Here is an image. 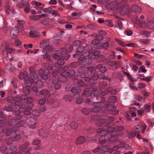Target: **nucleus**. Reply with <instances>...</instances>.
Wrapping results in <instances>:
<instances>
[{
    "mask_svg": "<svg viewBox=\"0 0 154 154\" xmlns=\"http://www.w3.org/2000/svg\"><path fill=\"white\" fill-rule=\"evenodd\" d=\"M27 105L28 106L27 108L20 107L19 109V110H17L16 112H17L18 114L20 113V112H23L25 115H29L30 113V112L31 110V107H32L33 104V99L30 97H29L27 99Z\"/></svg>",
    "mask_w": 154,
    "mask_h": 154,
    "instance_id": "nucleus-1",
    "label": "nucleus"
},
{
    "mask_svg": "<svg viewBox=\"0 0 154 154\" xmlns=\"http://www.w3.org/2000/svg\"><path fill=\"white\" fill-rule=\"evenodd\" d=\"M83 57L79 58V60L81 62V64L84 65L88 66L92 62V59L95 58V57L91 56L88 52H85L83 54Z\"/></svg>",
    "mask_w": 154,
    "mask_h": 154,
    "instance_id": "nucleus-2",
    "label": "nucleus"
},
{
    "mask_svg": "<svg viewBox=\"0 0 154 154\" xmlns=\"http://www.w3.org/2000/svg\"><path fill=\"white\" fill-rule=\"evenodd\" d=\"M15 127H12V129H8L5 128H4L3 132V133L6 134L7 136L10 135L11 137L15 141H17L20 140L21 137L19 135H17L15 133L16 131H17L18 129H15Z\"/></svg>",
    "mask_w": 154,
    "mask_h": 154,
    "instance_id": "nucleus-3",
    "label": "nucleus"
},
{
    "mask_svg": "<svg viewBox=\"0 0 154 154\" xmlns=\"http://www.w3.org/2000/svg\"><path fill=\"white\" fill-rule=\"evenodd\" d=\"M126 0L120 2L117 5V8L119 11V14L122 15L126 14L128 11V5L126 4Z\"/></svg>",
    "mask_w": 154,
    "mask_h": 154,
    "instance_id": "nucleus-4",
    "label": "nucleus"
},
{
    "mask_svg": "<svg viewBox=\"0 0 154 154\" xmlns=\"http://www.w3.org/2000/svg\"><path fill=\"white\" fill-rule=\"evenodd\" d=\"M144 19V17L143 15L140 16L139 18L137 16H135L131 18V21L134 24L138 25L142 28H145L146 27V25Z\"/></svg>",
    "mask_w": 154,
    "mask_h": 154,
    "instance_id": "nucleus-5",
    "label": "nucleus"
},
{
    "mask_svg": "<svg viewBox=\"0 0 154 154\" xmlns=\"http://www.w3.org/2000/svg\"><path fill=\"white\" fill-rule=\"evenodd\" d=\"M110 128V127L107 128L106 131H108V132L106 134V137H107V139L109 141H113L117 138V135L116 134L114 133L112 130L109 129Z\"/></svg>",
    "mask_w": 154,
    "mask_h": 154,
    "instance_id": "nucleus-6",
    "label": "nucleus"
},
{
    "mask_svg": "<svg viewBox=\"0 0 154 154\" xmlns=\"http://www.w3.org/2000/svg\"><path fill=\"white\" fill-rule=\"evenodd\" d=\"M26 123L30 128H35L36 127L37 121L35 118L29 117L26 119Z\"/></svg>",
    "mask_w": 154,
    "mask_h": 154,
    "instance_id": "nucleus-7",
    "label": "nucleus"
},
{
    "mask_svg": "<svg viewBox=\"0 0 154 154\" xmlns=\"http://www.w3.org/2000/svg\"><path fill=\"white\" fill-rule=\"evenodd\" d=\"M29 145V143L26 142L23 144L21 145L19 147V151L18 152V154H21L24 152L30 151L31 149V147H27Z\"/></svg>",
    "mask_w": 154,
    "mask_h": 154,
    "instance_id": "nucleus-8",
    "label": "nucleus"
},
{
    "mask_svg": "<svg viewBox=\"0 0 154 154\" xmlns=\"http://www.w3.org/2000/svg\"><path fill=\"white\" fill-rule=\"evenodd\" d=\"M2 46L3 50L6 49L7 53H11L14 50V49L12 48V47L13 46V44L12 43L7 44L6 42H4L2 44Z\"/></svg>",
    "mask_w": 154,
    "mask_h": 154,
    "instance_id": "nucleus-9",
    "label": "nucleus"
},
{
    "mask_svg": "<svg viewBox=\"0 0 154 154\" xmlns=\"http://www.w3.org/2000/svg\"><path fill=\"white\" fill-rule=\"evenodd\" d=\"M93 106L94 107L91 109V111L93 112H97L100 110H103V106L100 107L102 105V102H94L93 103Z\"/></svg>",
    "mask_w": 154,
    "mask_h": 154,
    "instance_id": "nucleus-10",
    "label": "nucleus"
},
{
    "mask_svg": "<svg viewBox=\"0 0 154 154\" xmlns=\"http://www.w3.org/2000/svg\"><path fill=\"white\" fill-rule=\"evenodd\" d=\"M17 111L15 112V116L14 117L15 119L11 120L9 122V124L10 125H16L17 123V119H20L22 117V115L23 113L20 112V113L18 114L17 112L16 113Z\"/></svg>",
    "mask_w": 154,
    "mask_h": 154,
    "instance_id": "nucleus-11",
    "label": "nucleus"
},
{
    "mask_svg": "<svg viewBox=\"0 0 154 154\" xmlns=\"http://www.w3.org/2000/svg\"><path fill=\"white\" fill-rule=\"evenodd\" d=\"M49 73L48 70L40 69L38 71V75L43 79H47L48 78V75Z\"/></svg>",
    "mask_w": 154,
    "mask_h": 154,
    "instance_id": "nucleus-12",
    "label": "nucleus"
},
{
    "mask_svg": "<svg viewBox=\"0 0 154 154\" xmlns=\"http://www.w3.org/2000/svg\"><path fill=\"white\" fill-rule=\"evenodd\" d=\"M10 35L11 37L15 38L17 37L19 33V29L17 26L12 27L10 29Z\"/></svg>",
    "mask_w": 154,
    "mask_h": 154,
    "instance_id": "nucleus-13",
    "label": "nucleus"
},
{
    "mask_svg": "<svg viewBox=\"0 0 154 154\" xmlns=\"http://www.w3.org/2000/svg\"><path fill=\"white\" fill-rule=\"evenodd\" d=\"M119 149V146H114V147L112 148H110L109 149L108 151H104L102 152V153L104 152V154H106V153H109V154L113 152V154H119L120 153V151L118 150Z\"/></svg>",
    "mask_w": 154,
    "mask_h": 154,
    "instance_id": "nucleus-14",
    "label": "nucleus"
},
{
    "mask_svg": "<svg viewBox=\"0 0 154 154\" xmlns=\"http://www.w3.org/2000/svg\"><path fill=\"white\" fill-rule=\"evenodd\" d=\"M103 105V110H106L107 111H110L112 110V109L114 108V107L113 106L109 104V103L107 101H105L102 103V105Z\"/></svg>",
    "mask_w": 154,
    "mask_h": 154,
    "instance_id": "nucleus-15",
    "label": "nucleus"
},
{
    "mask_svg": "<svg viewBox=\"0 0 154 154\" xmlns=\"http://www.w3.org/2000/svg\"><path fill=\"white\" fill-rule=\"evenodd\" d=\"M83 70H84L85 73L87 74V75H91V74L94 72V68L93 67H85L82 68Z\"/></svg>",
    "mask_w": 154,
    "mask_h": 154,
    "instance_id": "nucleus-16",
    "label": "nucleus"
},
{
    "mask_svg": "<svg viewBox=\"0 0 154 154\" xmlns=\"http://www.w3.org/2000/svg\"><path fill=\"white\" fill-rule=\"evenodd\" d=\"M110 92L112 94H115L117 93V91L116 90H111V88H109L105 91L102 92L100 93L98 92V94H97L98 95L100 94L102 96H104L107 94L109 93Z\"/></svg>",
    "mask_w": 154,
    "mask_h": 154,
    "instance_id": "nucleus-17",
    "label": "nucleus"
},
{
    "mask_svg": "<svg viewBox=\"0 0 154 154\" xmlns=\"http://www.w3.org/2000/svg\"><path fill=\"white\" fill-rule=\"evenodd\" d=\"M117 2L116 1L112 2L106 5V8L109 10H113L117 6Z\"/></svg>",
    "mask_w": 154,
    "mask_h": 154,
    "instance_id": "nucleus-18",
    "label": "nucleus"
},
{
    "mask_svg": "<svg viewBox=\"0 0 154 154\" xmlns=\"http://www.w3.org/2000/svg\"><path fill=\"white\" fill-rule=\"evenodd\" d=\"M131 11L135 14L140 13L142 11L141 8L137 5H134L132 6L131 8Z\"/></svg>",
    "mask_w": 154,
    "mask_h": 154,
    "instance_id": "nucleus-19",
    "label": "nucleus"
},
{
    "mask_svg": "<svg viewBox=\"0 0 154 154\" xmlns=\"http://www.w3.org/2000/svg\"><path fill=\"white\" fill-rule=\"evenodd\" d=\"M110 128L109 129L112 130L114 133L116 134H118V132L122 131L125 129L123 126H118L116 128H114V127H110Z\"/></svg>",
    "mask_w": 154,
    "mask_h": 154,
    "instance_id": "nucleus-20",
    "label": "nucleus"
},
{
    "mask_svg": "<svg viewBox=\"0 0 154 154\" xmlns=\"http://www.w3.org/2000/svg\"><path fill=\"white\" fill-rule=\"evenodd\" d=\"M115 17L116 18V26L117 27L119 28L120 29H121L123 27L122 23V21L123 20L122 19H120L119 17L115 15Z\"/></svg>",
    "mask_w": 154,
    "mask_h": 154,
    "instance_id": "nucleus-21",
    "label": "nucleus"
},
{
    "mask_svg": "<svg viewBox=\"0 0 154 154\" xmlns=\"http://www.w3.org/2000/svg\"><path fill=\"white\" fill-rule=\"evenodd\" d=\"M110 127L109 126H108V125L106 124L105 125V126L104 127L103 129L101 128H99L97 129V133H100V134H105L107 133L108 131H106L107 128Z\"/></svg>",
    "mask_w": 154,
    "mask_h": 154,
    "instance_id": "nucleus-22",
    "label": "nucleus"
},
{
    "mask_svg": "<svg viewBox=\"0 0 154 154\" xmlns=\"http://www.w3.org/2000/svg\"><path fill=\"white\" fill-rule=\"evenodd\" d=\"M91 43L94 45L96 48L98 49L101 48L102 43L100 42V40L98 39H93Z\"/></svg>",
    "mask_w": 154,
    "mask_h": 154,
    "instance_id": "nucleus-23",
    "label": "nucleus"
},
{
    "mask_svg": "<svg viewBox=\"0 0 154 154\" xmlns=\"http://www.w3.org/2000/svg\"><path fill=\"white\" fill-rule=\"evenodd\" d=\"M25 84L26 86L30 87L32 85V83H33V80L29 78L28 76L27 75H26L24 77Z\"/></svg>",
    "mask_w": 154,
    "mask_h": 154,
    "instance_id": "nucleus-24",
    "label": "nucleus"
},
{
    "mask_svg": "<svg viewBox=\"0 0 154 154\" xmlns=\"http://www.w3.org/2000/svg\"><path fill=\"white\" fill-rule=\"evenodd\" d=\"M9 5V2L8 1H6V12L7 13H9L10 11L12 14H14L15 13V11L12 8L10 7Z\"/></svg>",
    "mask_w": 154,
    "mask_h": 154,
    "instance_id": "nucleus-25",
    "label": "nucleus"
},
{
    "mask_svg": "<svg viewBox=\"0 0 154 154\" xmlns=\"http://www.w3.org/2000/svg\"><path fill=\"white\" fill-rule=\"evenodd\" d=\"M99 34H94L93 36L95 35V38H103L104 36L107 34V33L105 31H100L99 32Z\"/></svg>",
    "mask_w": 154,
    "mask_h": 154,
    "instance_id": "nucleus-26",
    "label": "nucleus"
},
{
    "mask_svg": "<svg viewBox=\"0 0 154 154\" xmlns=\"http://www.w3.org/2000/svg\"><path fill=\"white\" fill-rule=\"evenodd\" d=\"M57 63H55L54 65L56 67H58V65L62 66L64 64V61L63 57H61L58 59Z\"/></svg>",
    "mask_w": 154,
    "mask_h": 154,
    "instance_id": "nucleus-27",
    "label": "nucleus"
},
{
    "mask_svg": "<svg viewBox=\"0 0 154 154\" xmlns=\"http://www.w3.org/2000/svg\"><path fill=\"white\" fill-rule=\"evenodd\" d=\"M96 69L97 70H99L100 72L102 73L106 72L107 70L106 68L104 66H103L101 64H99L97 65L96 66Z\"/></svg>",
    "mask_w": 154,
    "mask_h": 154,
    "instance_id": "nucleus-28",
    "label": "nucleus"
},
{
    "mask_svg": "<svg viewBox=\"0 0 154 154\" xmlns=\"http://www.w3.org/2000/svg\"><path fill=\"white\" fill-rule=\"evenodd\" d=\"M55 54L53 55V57L56 60L60 57V56L63 55V53L61 50H57L55 51Z\"/></svg>",
    "mask_w": 154,
    "mask_h": 154,
    "instance_id": "nucleus-29",
    "label": "nucleus"
},
{
    "mask_svg": "<svg viewBox=\"0 0 154 154\" xmlns=\"http://www.w3.org/2000/svg\"><path fill=\"white\" fill-rule=\"evenodd\" d=\"M68 73L66 72H62L59 78V80L61 82H66L67 79L66 77L64 76V75H67Z\"/></svg>",
    "mask_w": 154,
    "mask_h": 154,
    "instance_id": "nucleus-30",
    "label": "nucleus"
},
{
    "mask_svg": "<svg viewBox=\"0 0 154 154\" xmlns=\"http://www.w3.org/2000/svg\"><path fill=\"white\" fill-rule=\"evenodd\" d=\"M140 35L143 38H148L150 37L151 34L148 31H143L140 32Z\"/></svg>",
    "mask_w": 154,
    "mask_h": 154,
    "instance_id": "nucleus-31",
    "label": "nucleus"
},
{
    "mask_svg": "<svg viewBox=\"0 0 154 154\" xmlns=\"http://www.w3.org/2000/svg\"><path fill=\"white\" fill-rule=\"evenodd\" d=\"M141 128V126L140 125H138L134 127V130L135 134H137V137L139 139L141 138V136L139 134V131Z\"/></svg>",
    "mask_w": 154,
    "mask_h": 154,
    "instance_id": "nucleus-32",
    "label": "nucleus"
},
{
    "mask_svg": "<svg viewBox=\"0 0 154 154\" xmlns=\"http://www.w3.org/2000/svg\"><path fill=\"white\" fill-rule=\"evenodd\" d=\"M92 94V91L88 89H85L82 94L83 96L88 97L91 95Z\"/></svg>",
    "mask_w": 154,
    "mask_h": 154,
    "instance_id": "nucleus-33",
    "label": "nucleus"
},
{
    "mask_svg": "<svg viewBox=\"0 0 154 154\" xmlns=\"http://www.w3.org/2000/svg\"><path fill=\"white\" fill-rule=\"evenodd\" d=\"M48 40L46 39V40L44 39L40 43V47L41 48L45 47V48L48 46Z\"/></svg>",
    "mask_w": 154,
    "mask_h": 154,
    "instance_id": "nucleus-34",
    "label": "nucleus"
},
{
    "mask_svg": "<svg viewBox=\"0 0 154 154\" xmlns=\"http://www.w3.org/2000/svg\"><path fill=\"white\" fill-rule=\"evenodd\" d=\"M17 149V148L16 146L13 145H11L10 147V149L11 151L10 154H16Z\"/></svg>",
    "mask_w": 154,
    "mask_h": 154,
    "instance_id": "nucleus-35",
    "label": "nucleus"
},
{
    "mask_svg": "<svg viewBox=\"0 0 154 154\" xmlns=\"http://www.w3.org/2000/svg\"><path fill=\"white\" fill-rule=\"evenodd\" d=\"M29 35L30 37L32 38H39V33L35 31H31L29 32Z\"/></svg>",
    "mask_w": 154,
    "mask_h": 154,
    "instance_id": "nucleus-36",
    "label": "nucleus"
},
{
    "mask_svg": "<svg viewBox=\"0 0 154 154\" xmlns=\"http://www.w3.org/2000/svg\"><path fill=\"white\" fill-rule=\"evenodd\" d=\"M85 139L84 137L80 136L77 139L76 143L77 145L82 144L85 142Z\"/></svg>",
    "mask_w": 154,
    "mask_h": 154,
    "instance_id": "nucleus-37",
    "label": "nucleus"
},
{
    "mask_svg": "<svg viewBox=\"0 0 154 154\" xmlns=\"http://www.w3.org/2000/svg\"><path fill=\"white\" fill-rule=\"evenodd\" d=\"M88 50L89 51L88 52L89 53V54L91 55V56L95 57V58H96V56H97L100 53V52L99 51H96L93 52L90 50Z\"/></svg>",
    "mask_w": 154,
    "mask_h": 154,
    "instance_id": "nucleus-38",
    "label": "nucleus"
},
{
    "mask_svg": "<svg viewBox=\"0 0 154 154\" xmlns=\"http://www.w3.org/2000/svg\"><path fill=\"white\" fill-rule=\"evenodd\" d=\"M106 122V120L104 119H101L98 120L96 123V125L97 127H100Z\"/></svg>",
    "mask_w": 154,
    "mask_h": 154,
    "instance_id": "nucleus-39",
    "label": "nucleus"
},
{
    "mask_svg": "<svg viewBox=\"0 0 154 154\" xmlns=\"http://www.w3.org/2000/svg\"><path fill=\"white\" fill-rule=\"evenodd\" d=\"M40 93L42 95L44 96L45 97L47 98L50 96L49 91L46 89L40 91Z\"/></svg>",
    "mask_w": 154,
    "mask_h": 154,
    "instance_id": "nucleus-40",
    "label": "nucleus"
},
{
    "mask_svg": "<svg viewBox=\"0 0 154 154\" xmlns=\"http://www.w3.org/2000/svg\"><path fill=\"white\" fill-rule=\"evenodd\" d=\"M28 3L29 2H28L23 1L19 2L17 6L20 8H23L25 7L26 5H28Z\"/></svg>",
    "mask_w": 154,
    "mask_h": 154,
    "instance_id": "nucleus-41",
    "label": "nucleus"
},
{
    "mask_svg": "<svg viewBox=\"0 0 154 154\" xmlns=\"http://www.w3.org/2000/svg\"><path fill=\"white\" fill-rule=\"evenodd\" d=\"M103 134H102L99 139V140L101 144L103 143L106 140V139H107V137H106V134L104 135Z\"/></svg>",
    "mask_w": 154,
    "mask_h": 154,
    "instance_id": "nucleus-42",
    "label": "nucleus"
},
{
    "mask_svg": "<svg viewBox=\"0 0 154 154\" xmlns=\"http://www.w3.org/2000/svg\"><path fill=\"white\" fill-rule=\"evenodd\" d=\"M54 6H52L51 7H48L43 9V12L47 13L49 14H51L53 11V8Z\"/></svg>",
    "mask_w": 154,
    "mask_h": 154,
    "instance_id": "nucleus-43",
    "label": "nucleus"
},
{
    "mask_svg": "<svg viewBox=\"0 0 154 154\" xmlns=\"http://www.w3.org/2000/svg\"><path fill=\"white\" fill-rule=\"evenodd\" d=\"M146 26L150 29H154V22L152 21H149L147 24Z\"/></svg>",
    "mask_w": 154,
    "mask_h": 154,
    "instance_id": "nucleus-44",
    "label": "nucleus"
},
{
    "mask_svg": "<svg viewBox=\"0 0 154 154\" xmlns=\"http://www.w3.org/2000/svg\"><path fill=\"white\" fill-rule=\"evenodd\" d=\"M71 91L72 93L75 94L80 93L82 92L81 90L76 87L72 88Z\"/></svg>",
    "mask_w": 154,
    "mask_h": 154,
    "instance_id": "nucleus-45",
    "label": "nucleus"
},
{
    "mask_svg": "<svg viewBox=\"0 0 154 154\" xmlns=\"http://www.w3.org/2000/svg\"><path fill=\"white\" fill-rule=\"evenodd\" d=\"M82 113L85 115H88L90 114L91 111L89 109L86 108H84L82 109Z\"/></svg>",
    "mask_w": 154,
    "mask_h": 154,
    "instance_id": "nucleus-46",
    "label": "nucleus"
},
{
    "mask_svg": "<svg viewBox=\"0 0 154 154\" xmlns=\"http://www.w3.org/2000/svg\"><path fill=\"white\" fill-rule=\"evenodd\" d=\"M17 97H8L6 99V100L10 103H14V101H16Z\"/></svg>",
    "mask_w": 154,
    "mask_h": 154,
    "instance_id": "nucleus-47",
    "label": "nucleus"
},
{
    "mask_svg": "<svg viewBox=\"0 0 154 154\" xmlns=\"http://www.w3.org/2000/svg\"><path fill=\"white\" fill-rule=\"evenodd\" d=\"M124 74L125 75H126L128 78L132 82H135L137 81V79L134 78H132L131 76L128 73L125 72H123Z\"/></svg>",
    "mask_w": 154,
    "mask_h": 154,
    "instance_id": "nucleus-48",
    "label": "nucleus"
},
{
    "mask_svg": "<svg viewBox=\"0 0 154 154\" xmlns=\"http://www.w3.org/2000/svg\"><path fill=\"white\" fill-rule=\"evenodd\" d=\"M30 79L33 80L37 79L38 78V76L35 72H32L30 75Z\"/></svg>",
    "mask_w": 154,
    "mask_h": 154,
    "instance_id": "nucleus-49",
    "label": "nucleus"
},
{
    "mask_svg": "<svg viewBox=\"0 0 154 154\" xmlns=\"http://www.w3.org/2000/svg\"><path fill=\"white\" fill-rule=\"evenodd\" d=\"M17 23L20 29H22L25 25V22L23 20H17Z\"/></svg>",
    "mask_w": 154,
    "mask_h": 154,
    "instance_id": "nucleus-50",
    "label": "nucleus"
},
{
    "mask_svg": "<svg viewBox=\"0 0 154 154\" xmlns=\"http://www.w3.org/2000/svg\"><path fill=\"white\" fill-rule=\"evenodd\" d=\"M80 64V63L79 62H74L69 64V66L71 68L77 67Z\"/></svg>",
    "mask_w": 154,
    "mask_h": 154,
    "instance_id": "nucleus-51",
    "label": "nucleus"
},
{
    "mask_svg": "<svg viewBox=\"0 0 154 154\" xmlns=\"http://www.w3.org/2000/svg\"><path fill=\"white\" fill-rule=\"evenodd\" d=\"M35 85L39 88H41L43 86V82L41 80H38L35 82Z\"/></svg>",
    "mask_w": 154,
    "mask_h": 154,
    "instance_id": "nucleus-52",
    "label": "nucleus"
},
{
    "mask_svg": "<svg viewBox=\"0 0 154 154\" xmlns=\"http://www.w3.org/2000/svg\"><path fill=\"white\" fill-rule=\"evenodd\" d=\"M63 99L66 101L70 102L72 100V98L71 95H67L64 96Z\"/></svg>",
    "mask_w": 154,
    "mask_h": 154,
    "instance_id": "nucleus-53",
    "label": "nucleus"
},
{
    "mask_svg": "<svg viewBox=\"0 0 154 154\" xmlns=\"http://www.w3.org/2000/svg\"><path fill=\"white\" fill-rule=\"evenodd\" d=\"M21 100H19L18 97H17L16 101H14L15 104L18 106H22L23 105V102L21 101Z\"/></svg>",
    "mask_w": 154,
    "mask_h": 154,
    "instance_id": "nucleus-54",
    "label": "nucleus"
},
{
    "mask_svg": "<svg viewBox=\"0 0 154 154\" xmlns=\"http://www.w3.org/2000/svg\"><path fill=\"white\" fill-rule=\"evenodd\" d=\"M45 50H46V52H48L54 51V48L51 45H48L45 48Z\"/></svg>",
    "mask_w": 154,
    "mask_h": 154,
    "instance_id": "nucleus-55",
    "label": "nucleus"
},
{
    "mask_svg": "<svg viewBox=\"0 0 154 154\" xmlns=\"http://www.w3.org/2000/svg\"><path fill=\"white\" fill-rule=\"evenodd\" d=\"M139 42L142 45H147L149 43V41L148 39H141Z\"/></svg>",
    "mask_w": 154,
    "mask_h": 154,
    "instance_id": "nucleus-56",
    "label": "nucleus"
},
{
    "mask_svg": "<svg viewBox=\"0 0 154 154\" xmlns=\"http://www.w3.org/2000/svg\"><path fill=\"white\" fill-rule=\"evenodd\" d=\"M109 101L111 103H114L117 101V99L115 96H112L109 99Z\"/></svg>",
    "mask_w": 154,
    "mask_h": 154,
    "instance_id": "nucleus-57",
    "label": "nucleus"
},
{
    "mask_svg": "<svg viewBox=\"0 0 154 154\" xmlns=\"http://www.w3.org/2000/svg\"><path fill=\"white\" fill-rule=\"evenodd\" d=\"M105 24L110 26H112L113 25L112 20H106L105 22Z\"/></svg>",
    "mask_w": 154,
    "mask_h": 154,
    "instance_id": "nucleus-58",
    "label": "nucleus"
},
{
    "mask_svg": "<svg viewBox=\"0 0 154 154\" xmlns=\"http://www.w3.org/2000/svg\"><path fill=\"white\" fill-rule=\"evenodd\" d=\"M43 57L44 59L45 60L47 61L51 60V56L49 54H45L43 55Z\"/></svg>",
    "mask_w": 154,
    "mask_h": 154,
    "instance_id": "nucleus-59",
    "label": "nucleus"
},
{
    "mask_svg": "<svg viewBox=\"0 0 154 154\" xmlns=\"http://www.w3.org/2000/svg\"><path fill=\"white\" fill-rule=\"evenodd\" d=\"M46 103L49 104H53L54 103V100L52 98H49L47 99Z\"/></svg>",
    "mask_w": 154,
    "mask_h": 154,
    "instance_id": "nucleus-60",
    "label": "nucleus"
},
{
    "mask_svg": "<svg viewBox=\"0 0 154 154\" xmlns=\"http://www.w3.org/2000/svg\"><path fill=\"white\" fill-rule=\"evenodd\" d=\"M83 54V53L77 51H76L75 54L73 55V57L74 58H77L78 57L82 56Z\"/></svg>",
    "mask_w": 154,
    "mask_h": 154,
    "instance_id": "nucleus-61",
    "label": "nucleus"
},
{
    "mask_svg": "<svg viewBox=\"0 0 154 154\" xmlns=\"http://www.w3.org/2000/svg\"><path fill=\"white\" fill-rule=\"evenodd\" d=\"M143 108L147 110V112H149L151 110V106L150 105L145 104L143 106Z\"/></svg>",
    "mask_w": 154,
    "mask_h": 154,
    "instance_id": "nucleus-62",
    "label": "nucleus"
},
{
    "mask_svg": "<svg viewBox=\"0 0 154 154\" xmlns=\"http://www.w3.org/2000/svg\"><path fill=\"white\" fill-rule=\"evenodd\" d=\"M32 113L35 116H39L40 114V111L38 110H33L32 112Z\"/></svg>",
    "mask_w": 154,
    "mask_h": 154,
    "instance_id": "nucleus-63",
    "label": "nucleus"
},
{
    "mask_svg": "<svg viewBox=\"0 0 154 154\" xmlns=\"http://www.w3.org/2000/svg\"><path fill=\"white\" fill-rule=\"evenodd\" d=\"M7 150V147L5 146H3L0 148V152L3 153H5Z\"/></svg>",
    "mask_w": 154,
    "mask_h": 154,
    "instance_id": "nucleus-64",
    "label": "nucleus"
}]
</instances>
